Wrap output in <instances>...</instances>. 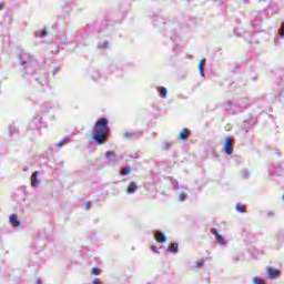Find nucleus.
<instances>
[{"label":"nucleus","mask_w":284,"mask_h":284,"mask_svg":"<svg viewBox=\"0 0 284 284\" xmlns=\"http://www.w3.org/2000/svg\"><path fill=\"white\" fill-rule=\"evenodd\" d=\"M130 172H132V169H130V166H126L124 169H122V176H128V174H130Z\"/></svg>","instance_id":"obj_13"},{"label":"nucleus","mask_w":284,"mask_h":284,"mask_svg":"<svg viewBox=\"0 0 284 284\" xmlns=\"http://www.w3.org/2000/svg\"><path fill=\"white\" fill-rule=\"evenodd\" d=\"M280 34H281V37H284V22L282 23V26L280 28Z\"/></svg>","instance_id":"obj_21"},{"label":"nucleus","mask_w":284,"mask_h":284,"mask_svg":"<svg viewBox=\"0 0 284 284\" xmlns=\"http://www.w3.org/2000/svg\"><path fill=\"white\" fill-rule=\"evenodd\" d=\"M108 134H110V126H108V119L100 118L93 125L91 139L95 141L97 145H103L108 141Z\"/></svg>","instance_id":"obj_1"},{"label":"nucleus","mask_w":284,"mask_h":284,"mask_svg":"<svg viewBox=\"0 0 284 284\" xmlns=\"http://www.w3.org/2000/svg\"><path fill=\"white\" fill-rule=\"evenodd\" d=\"M253 283L254 284H265V282L262 278H258V277H254Z\"/></svg>","instance_id":"obj_17"},{"label":"nucleus","mask_w":284,"mask_h":284,"mask_svg":"<svg viewBox=\"0 0 284 284\" xmlns=\"http://www.w3.org/2000/svg\"><path fill=\"white\" fill-rule=\"evenodd\" d=\"M10 223L13 225V227H19L21 225V222L17 219V214H12L10 216Z\"/></svg>","instance_id":"obj_9"},{"label":"nucleus","mask_w":284,"mask_h":284,"mask_svg":"<svg viewBox=\"0 0 284 284\" xmlns=\"http://www.w3.org/2000/svg\"><path fill=\"white\" fill-rule=\"evenodd\" d=\"M85 210H90V202L85 203Z\"/></svg>","instance_id":"obj_26"},{"label":"nucleus","mask_w":284,"mask_h":284,"mask_svg":"<svg viewBox=\"0 0 284 284\" xmlns=\"http://www.w3.org/2000/svg\"><path fill=\"white\" fill-rule=\"evenodd\" d=\"M101 272H102L101 268H97V267L91 270V274H93L94 276H99V274H101Z\"/></svg>","instance_id":"obj_15"},{"label":"nucleus","mask_w":284,"mask_h":284,"mask_svg":"<svg viewBox=\"0 0 284 284\" xmlns=\"http://www.w3.org/2000/svg\"><path fill=\"white\" fill-rule=\"evenodd\" d=\"M211 233L214 234L216 242L219 243V245H225V239L223 237V235L219 234V230L216 229H211Z\"/></svg>","instance_id":"obj_3"},{"label":"nucleus","mask_w":284,"mask_h":284,"mask_svg":"<svg viewBox=\"0 0 284 284\" xmlns=\"http://www.w3.org/2000/svg\"><path fill=\"white\" fill-rule=\"evenodd\" d=\"M185 197H186L185 193H182V194L180 195V201H185Z\"/></svg>","instance_id":"obj_23"},{"label":"nucleus","mask_w":284,"mask_h":284,"mask_svg":"<svg viewBox=\"0 0 284 284\" xmlns=\"http://www.w3.org/2000/svg\"><path fill=\"white\" fill-rule=\"evenodd\" d=\"M179 141H187L190 139V129H183L179 134H178Z\"/></svg>","instance_id":"obj_4"},{"label":"nucleus","mask_w":284,"mask_h":284,"mask_svg":"<svg viewBox=\"0 0 284 284\" xmlns=\"http://www.w3.org/2000/svg\"><path fill=\"white\" fill-rule=\"evenodd\" d=\"M201 77H205V72H203V69H199Z\"/></svg>","instance_id":"obj_25"},{"label":"nucleus","mask_w":284,"mask_h":284,"mask_svg":"<svg viewBox=\"0 0 284 284\" xmlns=\"http://www.w3.org/2000/svg\"><path fill=\"white\" fill-rule=\"evenodd\" d=\"M151 250L154 252V254H159V250L155 245H151Z\"/></svg>","instance_id":"obj_22"},{"label":"nucleus","mask_w":284,"mask_h":284,"mask_svg":"<svg viewBox=\"0 0 284 284\" xmlns=\"http://www.w3.org/2000/svg\"><path fill=\"white\" fill-rule=\"evenodd\" d=\"M158 91H159L160 97H162V99H166V97H168V89L165 87H159Z\"/></svg>","instance_id":"obj_10"},{"label":"nucleus","mask_w":284,"mask_h":284,"mask_svg":"<svg viewBox=\"0 0 284 284\" xmlns=\"http://www.w3.org/2000/svg\"><path fill=\"white\" fill-rule=\"evenodd\" d=\"M169 252H173V254H176V252H179V243H172L169 248Z\"/></svg>","instance_id":"obj_11"},{"label":"nucleus","mask_w":284,"mask_h":284,"mask_svg":"<svg viewBox=\"0 0 284 284\" xmlns=\"http://www.w3.org/2000/svg\"><path fill=\"white\" fill-rule=\"evenodd\" d=\"M68 143H70V140L68 139H63L62 141H60L57 146L58 148H63V145H68Z\"/></svg>","instance_id":"obj_14"},{"label":"nucleus","mask_w":284,"mask_h":284,"mask_svg":"<svg viewBox=\"0 0 284 284\" xmlns=\"http://www.w3.org/2000/svg\"><path fill=\"white\" fill-rule=\"evenodd\" d=\"M45 34H48V31L47 30H42L41 32H37L36 33V37H45Z\"/></svg>","instance_id":"obj_18"},{"label":"nucleus","mask_w":284,"mask_h":284,"mask_svg":"<svg viewBox=\"0 0 284 284\" xmlns=\"http://www.w3.org/2000/svg\"><path fill=\"white\" fill-rule=\"evenodd\" d=\"M235 207H236L237 212H241L242 214H244V212H246L245 206L241 203H237L235 205Z\"/></svg>","instance_id":"obj_12"},{"label":"nucleus","mask_w":284,"mask_h":284,"mask_svg":"<svg viewBox=\"0 0 284 284\" xmlns=\"http://www.w3.org/2000/svg\"><path fill=\"white\" fill-rule=\"evenodd\" d=\"M224 152H225V154H229V155L234 154V140H232L231 136H227L225 139Z\"/></svg>","instance_id":"obj_2"},{"label":"nucleus","mask_w":284,"mask_h":284,"mask_svg":"<svg viewBox=\"0 0 284 284\" xmlns=\"http://www.w3.org/2000/svg\"><path fill=\"white\" fill-rule=\"evenodd\" d=\"M39 171H36V172H33L32 173V175H31V186L32 187H38V185H39Z\"/></svg>","instance_id":"obj_6"},{"label":"nucleus","mask_w":284,"mask_h":284,"mask_svg":"<svg viewBox=\"0 0 284 284\" xmlns=\"http://www.w3.org/2000/svg\"><path fill=\"white\" fill-rule=\"evenodd\" d=\"M105 156H106V159H110L111 156H116V153H114V151H108L105 153Z\"/></svg>","instance_id":"obj_19"},{"label":"nucleus","mask_w":284,"mask_h":284,"mask_svg":"<svg viewBox=\"0 0 284 284\" xmlns=\"http://www.w3.org/2000/svg\"><path fill=\"white\" fill-rule=\"evenodd\" d=\"M93 284H101V281H99V278H94Z\"/></svg>","instance_id":"obj_24"},{"label":"nucleus","mask_w":284,"mask_h":284,"mask_svg":"<svg viewBox=\"0 0 284 284\" xmlns=\"http://www.w3.org/2000/svg\"><path fill=\"white\" fill-rule=\"evenodd\" d=\"M0 10H3V3H0Z\"/></svg>","instance_id":"obj_27"},{"label":"nucleus","mask_w":284,"mask_h":284,"mask_svg":"<svg viewBox=\"0 0 284 284\" xmlns=\"http://www.w3.org/2000/svg\"><path fill=\"white\" fill-rule=\"evenodd\" d=\"M139 190V186L136 185V182H130L129 186L126 187L128 194H134Z\"/></svg>","instance_id":"obj_8"},{"label":"nucleus","mask_w":284,"mask_h":284,"mask_svg":"<svg viewBox=\"0 0 284 284\" xmlns=\"http://www.w3.org/2000/svg\"><path fill=\"white\" fill-rule=\"evenodd\" d=\"M155 241H156L158 243H165V242L168 241V237H165V234H163V232L158 231V232L155 233Z\"/></svg>","instance_id":"obj_7"},{"label":"nucleus","mask_w":284,"mask_h":284,"mask_svg":"<svg viewBox=\"0 0 284 284\" xmlns=\"http://www.w3.org/2000/svg\"><path fill=\"white\" fill-rule=\"evenodd\" d=\"M266 272H267L270 278H278V276L281 275L280 270L272 268V267H267Z\"/></svg>","instance_id":"obj_5"},{"label":"nucleus","mask_w":284,"mask_h":284,"mask_svg":"<svg viewBox=\"0 0 284 284\" xmlns=\"http://www.w3.org/2000/svg\"><path fill=\"white\" fill-rule=\"evenodd\" d=\"M203 265H205V260H199V261L195 263V267H196V268L203 267Z\"/></svg>","instance_id":"obj_16"},{"label":"nucleus","mask_w":284,"mask_h":284,"mask_svg":"<svg viewBox=\"0 0 284 284\" xmlns=\"http://www.w3.org/2000/svg\"><path fill=\"white\" fill-rule=\"evenodd\" d=\"M205 65V59H202L201 61H200V63H199V67H197V69L199 70H203V67Z\"/></svg>","instance_id":"obj_20"}]
</instances>
